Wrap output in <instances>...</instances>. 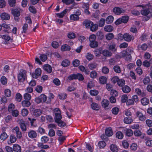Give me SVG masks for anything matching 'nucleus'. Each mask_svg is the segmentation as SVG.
<instances>
[{
    "mask_svg": "<svg viewBox=\"0 0 152 152\" xmlns=\"http://www.w3.org/2000/svg\"><path fill=\"white\" fill-rule=\"evenodd\" d=\"M27 72L23 69H20L18 74L17 78L18 82L20 83L23 82L27 79Z\"/></svg>",
    "mask_w": 152,
    "mask_h": 152,
    "instance_id": "1",
    "label": "nucleus"
},
{
    "mask_svg": "<svg viewBox=\"0 0 152 152\" xmlns=\"http://www.w3.org/2000/svg\"><path fill=\"white\" fill-rule=\"evenodd\" d=\"M55 117L54 119L55 122L57 121L61 120L62 118V117L61 115V112L59 108H56L54 110Z\"/></svg>",
    "mask_w": 152,
    "mask_h": 152,
    "instance_id": "2",
    "label": "nucleus"
},
{
    "mask_svg": "<svg viewBox=\"0 0 152 152\" xmlns=\"http://www.w3.org/2000/svg\"><path fill=\"white\" fill-rule=\"evenodd\" d=\"M11 12L12 14L14 16L15 20L16 21H18V20L19 19L18 17L20 15V11L18 9H14L12 10Z\"/></svg>",
    "mask_w": 152,
    "mask_h": 152,
    "instance_id": "3",
    "label": "nucleus"
},
{
    "mask_svg": "<svg viewBox=\"0 0 152 152\" xmlns=\"http://www.w3.org/2000/svg\"><path fill=\"white\" fill-rule=\"evenodd\" d=\"M113 13L116 15H119L125 12V10L123 9L118 7H115L113 10Z\"/></svg>",
    "mask_w": 152,
    "mask_h": 152,
    "instance_id": "4",
    "label": "nucleus"
},
{
    "mask_svg": "<svg viewBox=\"0 0 152 152\" xmlns=\"http://www.w3.org/2000/svg\"><path fill=\"white\" fill-rule=\"evenodd\" d=\"M41 69L40 68H38L35 70V73H32V76L34 78L37 79L41 75Z\"/></svg>",
    "mask_w": 152,
    "mask_h": 152,
    "instance_id": "5",
    "label": "nucleus"
},
{
    "mask_svg": "<svg viewBox=\"0 0 152 152\" xmlns=\"http://www.w3.org/2000/svg\"><path fill=\"white\" fill-rule=\"evenodd\" d=\"M134 38L133 36H132L128 33H126L124 34V39L126 41L130 42L132 40V41L134 39Z\"/></svg>",
    "mask_w": 152,
    "mask_h": 152,
    "instance_id": "6",
    "label": "nucleus"
},
{
    "mask_svg": "<svg viewBox=\"0 0 152 152\" xmlns=\"http://www.w3.org/2000/svg\"><path fill=\"white\" fill-rule=\"evenodd\" d=\"M108 49L113 53H115L117 50L116 44L114 43L110 44L109 45Z\"/></svg>",
    "mask_w": 152,
    "mask_h": 152,
    "instance_id": "7",
    "label": "nucleus"
},
{
    "mask_svg": "<svg viewBox=\"0 0 152 152\" xmlns=\"http://www.w3.org/2000/svg\"><path fill=\"white\" fill-rule=\"evenodd\" d=\"M28 136L31 138H35L37 137V134L35 131L30 130L28 133Z\"/></svg>",
    "mask_w": 152,
    "mask_h": 152,
    "instance_id": "8",
    "label": "nucleus"
},
{
    "mask_svg": "<svg viewBox=\"0 0 152 152\" xmlns=\"http://www.w3.org/2000/svg\"><path fill=\"white\" fill-rule=\"evenodd\" d=\"M43 69L49 73H50L52 71V67L48 64H44L43 66Z\"/></svg>",
    "mask_w": 152,
    "mask_h": 152,
    "instance_id": "9",
    "label": "nucleus"
},
{
    "mask_svg": "<svg viewBox=\"0 0 152 152\" xmlns=\"http://www.w3.org/2000/svg\"><path fill=\"white\" fill-rule=\"evenodd\" d=\"M42 111L40 109L34 108L33 109V114L35 117L40 116L42 114Z\"/></svg>",
    "mask_w": 152,
    "mask_h": 152,
    "instance_id": "10",
    "label": "nucleus"
},
{
    "mask_svg": "<svg viewBox=\"0 0 152 152\" xmlns=\"http://www.w3.org/2000/svg\"><path fill=\"white\" fill-rule=\"evenodd\" d=\"M136 115L138 117L139 120L141 121H144L146 119L145 116L142 114V113L140 111H137L136 113Z\"/></svg>",
    "mask_w": 152,
    "mask_h": 152,
    "instance_id": "11",
    "label": "nucleus"
},
{
    "mask_svg": "<svg viewBox=\"0 0 152 152\" xmlns=\"http://www.w3.org/2000/svg\"><path fill=\"white\" fill-rule=\"evenodd\" d=\"M104 30L105 32H110L113 30L114 28L113 26L111 25H106L104 26Z\"/></svg>",
    "mask_w": 152,
    "mask_h": 152,
    "instance_id": "12",
    "label": "nucleus"
},
{
    "mask_svg": "<svg viewBox=\"0 0 152 152\" xmlns=\"http://www.w3.org/2000/svg\"><path fill=\"white\" fill-rule=\"evenodd\" d=\"M105 135L108 137L111 136L113 134V130L111 127L106 128L105 130Z\"/></svg>",
    "mask_w": 152,
    "mask_h": 152,
    "instance_id": "13",
    "label": "nucleus"
},
{
    "mask_svg": "<svg viewBox=\"0 0 152 152\" xmlns=\"http://www.w3.org/2000/svg\"><path fill=\"white\" fill-rule=\"evenodd\" d=\"M93 24V22L90 20H86L83 22V25L85 26L86 28H90L91 25Z\"/></svg>",
    "mask_w": 152,
    "mask_h": 152,
    "instance_id": "14",
    "label": "nucleus"
},
{
    "mask_svg": "<svg viewBox=\"0 0 152 152\" xmlns=\"http://www.w3.org/2000/svg\"><path fill=\"white\" fill-rule=\"evenodd\" d=\"M0 17L2 20H8L10 18V15L5 12L2 13L0 15Z\"/></svg>",
    "mask_w": 152,
    "mask_h": 152,
    "instance_id": "15",
    "label": "nucleus"
},
{
    "mask_svg": "<svg viewBox=\"0 0 152 152\" xmlns=\"http://www.w3.org/2000/svg\"><path fill=\"white\" fill-rule=\"evenodd\" d=\"M71 48L70 46L66 44L62 45L61 47V50L62 51H70Z\"/></svg>",
    "mask_w": 152,
    "mask_h": 152,
    "instance_id": "16",
    "label": "nucleus"
},
{
    "mask_svg": "<svg viewBox=\"0 0 152 152\" xmlns=\"http://www.w3.org/2000/svg\"><path fill=\"white\" fill-rule=\"evenodd\" d=\"M20 127L22 131L25 132L27 130L26 124L24 121H22L19 122Z\"/></svg>",
    "mask_w": 152,
    "mask_h": 152,
    "instance_id": "17",
    "label": "nucleus"
},
{
    "mask_svg": "<svg viewBox=\"0 0 152 152\" xmlns=\"http://www.w3.org/2000/svg\"><path fill=\"white\" fill-rule=\"evenodd\" d=\"M2 38L5 40L4 44H7V42L8 41H10L12 42L13 41V39H11L10 37L7 34L3 35L2 36Z\"/></svg>",
    "mask_w": 152,
    "mask_h": 152,
    "instance_id": "18",
    "label": "nucleus"
},
{
    "mask_svg": "<svg viewBox=\"0 0 152 152\" xmlns=\"http://www.w3.org/2000/svg\"><path fill=\"white\" fill-rule=\"evenodd\" d=\"M13 151L15 152H21V147L20 146L17 144H14L13 146Z\"/></svg>",
    "mask_w": 152,
    "mask_h": 152,
    "instance_id": "19",
    "label": "nucleus"
},
{
    "mask_svg": "<svg viewBox=\"0 0 152 152\" xmlns=\"http://www.w3.org/2000/svg\"><path fill=\"white\" fill-rule=\"evenodd\" d=\"M102 48H97L95 50L94 53L96 56H100L102 53Z\"/></svg>",
    "mask_w": 152,
    "mask_h": 152,
    "instance_id": "20",
    "label": "nucleus"
},
{
    "mask_svg": "<svg viewBox=\"0 0 152 152\" xmlns=\"http://www.w3.org/2000/svg\"><path fill=\"white\" fill-rule=\"evenodd\" d=\"M17 138L13 134H11L10 137V140L8 141V143L10 144L13 143L16 141Z\"/></svg>",
    "mask_w": 152,
    "mask_h": 152,
    "instance_id": "21",
    "label": "nucleus"
},
{
    "mask_svg": "<svg viewBox=\"0 0 152 152\" xmlns=\"http://www.w3.org/2000/svg\"><path fill=\"white\" fill-rule=\"evenodd\" d=\"M114 20L113 17L111 15H109L107 16L105 20L106 23L111 24L113 22Z\"/></svg>",
    "mask_w": 152,
    "mask_h": 152,
    "instance_id": "22",
    "label": "nucleus"
},
{
    "mask_svg": "<svg viewBox=\"0 0 152 152\" xmlns=\"http://www.w3.org/2000/svg\"><path fill=\"white\" fill-rule=\"evenodd\" d=\"M101 103L102 107L105 108L108 107L109 102L107 99H104L102 100Z\"/></svg>",
    "mask_w": 152,
    "mask_h": 152,
    "instance_id": "23",
    "label": "nucleus"
},
{
    "mask_svg": "<svg viewBox=\"0 0 152 152\" xmlns=\"http://www.w3.org/2000/svg\"><path fill=\"white\" fill-rule=\"evenodd\" d=\"M91 108L95 110H98L99 109V106L98 104L95 102H92L91 105Z\"/></svg>",
    "mask_w": 152,
    "mask_h": 152,
    "instance_id": "24",
    "label": "nucleus"
},
{
    "mask_svg": "<svg viewBox=\"0 0 152 152\" xmlns=\"http://www.w3.org/2000/svg\"><path fill=\"white\" fill-rule=\"evenodd\" d=\"M67 96V94L64 93H59L58 95V98L62 100H64L66 98Z\"/></svg>",
    "mask_w": 152,
    "mask_h": 152,
    "instance_id": "25",
    "label": "nucleus"
},
{
    "mask_svg": "<svg viewBox=\"0 0 152 152\" xmlns=\"http://www.w3.org/2000/svg\"><path fill=\"white\" fill-rule=\"evenodd\" d=\"M21 104L22 106L24 107H28L31 105V102L29 101L26 100H23Z\"/></svg>",
    "mask_w": 152,
    "mask_h": 152,
    "instance_id": "26",
    "label": "nucleus"
},
{
    "mask_svg": "<svg viewBox=\"0 0 152 152\" xmlns=\"http://www.w3.org/2000/svg\"><path fill=\"white\" fill-rule=\"evenodd\" d=\"M67 12V10L65 9L61 13H57L56 15L57 17L60 18H63Z\"/></svg>",
    "mask_w": 152,
    "mask_h": 152,
    "instance_id": "27",
    "label": "nucleus"
},
{
    "mask_svg": "<svg viewBox=\"0 0 152 152\" xmlns=\"http://www.w3.org/2000/svg\"><path fill=\"white\" fill-rule=\"evenodd\" d=\"M122 91L124 93H128L130 92L131 89L130 87L127 85L125 86L124 87H122Z\"/></svg>",
    "mask_w": 152,
    "mask_h": 152,
    "instance_id": "28",
    "label": "nucleus"
},
{
    "mask_svg": "<svg viewBox=\"0 0 152 152\" xmlns=\"http://www.w3.org/2000/svg\"><path fill=\"white\" fill-rule=\"evenodd\" d=\"M149 102V99L146 97L143 98L141 100V102L143 105H147Z\"/></svg>",
    "mask_w": 152,
    "mask_h": 152,
    "instance_id": "29",
    "label": "nucleus"
},
{
    "mask_svg": "<svg viewBox=\"0 0 152 152\" xmlns=\"http://www.w3.org/2000/svg\"><path fill=\"white\" fill-rule=\"evenodd\" d=\"M110 150L113 152H117L118 151V148L116 145L112 144L110 146Z\"/></svg>",
    "mask_w": 152,
    "mask_h": 152,
    "instance_id": "30",
    "label": "nucleus"
},
{
    "mask_svg": "<svg viewBox=\"0 0 152 152\" xmlns=\"http://www.w3.org/2000/svg\"><path fill=\"white\" fill-rule=\"evenodd\" d=\"M133 121L131 117H126L124 118V122L126 124H130Z\"/></svg>",
    "mask_w": 152,
    "mask_h": 152,
    "instance_id": "31",
    "label": "nucleus"
},
{
    "mask_svg": "<svg viewBox=\"0 0 152 152\" xmlns=\"http://www.w3.org/2000/svg\"><path fill=\"white\" fill-rule=\"evenodd\" d=\"M55 122L57 124L58 126L61 128L65 127L66 126V123L63 121L61 120H61L56 121Z\"/></svg>",
    "mask_w": 152,
    "mask_h": 152,
    "instance_id": "32",
    "label": "nucleus"
},
{
    "mask_svg": "<svg viewBox=\"0 0 152 152\" xmlns=\"http://www.w3.org/2000/svg\"><path fill=\"white\" fill-rule=\"evenodd\" d=\"M126 52H123L118 54H117L116 56V58H121L125 57L126 56Z\"/></svg>",
    "mask_w": 152,
    "mask_h": 152,
    "instance_id": "33",
    "label": "nucleus"
},
{
    "mask_svg": "<svg viewBox=\"0 0 152 152\" xmlns=\"http://www.w3.org/2000/svg\"><path fill=\"white\" fill-rule=\"evenodd\" d=\"M136 93L138 95L141 96H144L145 95V93L144 92H142L141 89L139 88H136L135 90Z\"/></svg>",
    "mask_w": 152,
    "mask_h": 152,
    "instance_id": "34",
    "label": "nucleus"
},
{
    "mask_svg": "<svg viewBox=\"0 0 152 152\" xmlns=\"http://www.w3.org/2000/svg\"><path fill=\"white\" fill-rule=\"evenodd\" d=\"M102 54L104 56H110L112 55V53L107 50H103Z\"/></svg>",
    "mask_w": 152,
    "mask_h": 152,
    "instance_id": "35",
    "label": "nucleus"
},
{
    "mask_svg": "<svg viewBox=\"0 0 152 152\" xmlns=\"http://www.w3.org/2000/svg\"><path fill=\"white\" fill-rule=\"evenodd\" d=\"M144 140L145 141V143L146 145L148 146H151L152 145V140L150 138L145 137Z\"/></svg>",
    "mask_w": 152,
    "mask_h": 152,
    "instance_id": "36",
    "label": "nucleus"
},
{
    "mask_svg": "<svg viewBox=\"0 0 152 152\" xmlns=\"http://www.w3.org/2000/svg\"><path fill=\"white\" fill-rule=\"evenodd\" d=\"M70 62L67 59H65L63 61L61 62V65L64 67H66L69 66Z\"/></svg>",
    "mask_w": 152,
    "mask_h": 152,
    "instance_id": "37",
    "label": "nucleus"
},
{
    "mask_svg": "<svg viewBox=\"0 0 152 152\" xmlns=\"http://www.w3.org/2000/svg\"><path fill=\"white\" fill-rule=\"evenodd\" d=\"M76 80L77 79L79 81H83L84 79L83 75L81 73H77L76 74Z\"/></svg>",
    "mask_w": 152,
    "mask_h": 152,
    "instance_id": "38",
    "label": "nucleus"
},
{
    "mask_svg": "<svg viewBox=\"0 0 152 152\" xmlns=\"http://www.w3.org/2000/svg\"><path fill=\"white\" fill-rule=\"evenodd\" d=\"M99 81L101 84H104L106 83L107 80L105 77L102 76L99 77Z\"/></svg>",
    "mask_w": 152,
    "mask_h": 152,
    "instance_id": "39",
    "label": "nucleus"
},
{
    "mask_svg": "<svg viewBox=\"0 0 152 152\" xmlns=\"http://www.w3.org/2000/svg\"><path fill=\"white\" fill-rule=\"evenodd\" d=\"M98 24H94L93 23V24L91 25L90 29L92 31H94L98 29Z\"/></svg>",
    "mask_w": 152,
    "mask_h": 152,
    "instance_id": "40",
    "label": "nucleus"
},
{
    "mask_svg": "<svg viewBox=\"0 0 152 152\" xmlns=\"http://www.w3.org/2000/svg\"><path fill=\"white\" fill-rule=\"evenodd\" d=\"M69 18L70 20L74 21L78 20L79 19V17L77 16L74 14L70 15Z\"/></svg>",
    "mask_w": 152,
    "mask_h": 152,
    "instance_id": "41",
    "label": "nucleus"
},
{
    "mask_svg": "<svg viewBox=\"0 0 152 152\" xmlns=\"http://www.w3.org/2000/svg\"><path fill=\"white\" fill-rule=\"evenodd\" d=\"M114 37L113 34L112 33H110L106 35V39L107 40H110L113 39Z\"/></svg>",
    "mask_w": 152,
    "mask_h": 152,
    "instance_id": "42",
    "label": "nucleus"
},
{
    "mask_svg": "<svg viewBox=\"0 0 152 152\" xmlns=\"http://www.w3.org/2000/svg\"><path fill=\"white\" fill-rule=\"evenodd\" d=\"M96 35L98 39L99 40H102L104 37V35L103 33L101 31L97 32Z\"/></svg>",
    "mask_w": 152,
    "mask_h": 152,
    "instance_id": "43",
    "label": "nucleus"
},
{
    "mask_svg": "<svg viewBox=\"0 0 152 152\" xmlns=\"http://www.w3.org/2000/svg\"><path fill=\"white\" fill-rule=\"evenodd\" d=\"M105 20L103 18H101L98 23V26L99 27H103L105 24Z\"/></svg>",
    "mask_w": 152,
    "mask_h": 152,
    "instance_id": "44",
    "label": "nucleus"
},
{
    "mask_svg": "<svg viewBox=\"0 0 152 152\" xmlns=\"http://www.w3.org/2000/svg\"><path fill=\"white\" fill-rule=\"evenodd\" d=\"M150 12L149 9H143L141 11V14L144 16L148 15Z\"/></svg>",
    "mask_w": 152,
    "mask_h": 152,
    "instance_id": "45",
    "label": "nucleus"
},
{
    "mask_svg": "<svg viewBox=\"0 0 152 152\" xmlns=\"http://www.w3.org/2000/svg\"><path fill=\"white\" fill-rule=\"evenodd\" d=\"M117 84L119 86L122 87L125 84V81L124 79H120L118 81Z\"/></svg>",
    "mask_w": 152,
    "mask_h": 152,
    "instance_id": "46",
    "label": "nucleus"
},
{
    "mask_svg": "<svg viewBox=\"0 0 152 152\" xmlns=\"http://www.w3.org/2000/svg\"><path fill=\"white\" fill-rule=\"evenodd\" d=\"M42 102H45L46 101L47 97L44 94H41L39 96Z\"/></svg>",
    "mask_w": 152,
    "mask_h": 152,
    "instance_id": "47",
    "label": "nucleus"
},
{
    "mask_svg": "<svg viewBox=\"0 0 152 152\" xmlns=\"http://www.w3.org/2000/svg\"><path fill=\"white\" fill-rule=\"evenodd\" d=\"M98 42L96 40L94 42H90L89 44V45L90 47L92 48H95L98 46Z\"/></svg>",
    "mask_w": 152,
    "mask_h": 152,
    "instance_id": "48",
    "label": "nucleus"
},
{
    "mask_svg": "<svg viewBox=\"0 0 152 152\" xmlns=\"http://www.w3.org/2000/svg\"><path fill=\"white\" fill-rule=\"evenodd\" d=\"M122 22L124 23H126L129 19V17L128 16H122L121 18Z\"/></svg>",
    "mask_w": 152,
    "mask_h": 152,
    "instance_id": "49",
    "label": "nucleus"
},
{
    "mask_svg": "<svg viewBox=\"0 0 152 152\" xmlns=\"http://www.w3.org/2000/svg\"><path fill=\"white\" fill-rule=\"evenodd\" d=\"M41 140L42 143H46L49 141V138L47 136H44L41 137Z\"/></svg>",
    "mask_w": 152,
    "mask_h": 152,
    "instance_id": "50",
    "label": "nucleus"
},
{
    "mask_svg": "<svg viewBox=\"0 0 152 152\" xmlns=\"http://www.w3.org/2000/svg\"><path fill=\"white\" fill-rule=\"evenodd\" d=\"M98 145L100 148H103L106 145V144L104 141H101L99 142Z\"/></svg>",
    "mask_w": 152,
    "mask_h": 152,
    "instance_id": "51",
    "label": "nucleus"
},
{
    "mask_svg": "<svg viewBox=\"0 0 152 152\" xmlns=\"http://www.w3.org/2000/svg\"><path fill=\"white\" fill-rule=\"evenodd\" d=\"M39 58L43 62L45 61L47 59V55L45 54H41L39 56Z\"/></svg>",
    "mask_w": 152,
    "mask_h": 152,
    "instance_id": "52",
    "label": "nucleus"
},
{
    "mask_svg": "<svg viewBox=\"0 0 152 152\" xmlns=\"http://www.w3.org/2000/svg\"><path fill=\"white\" fill-rule=\"evenodd\" d=\"M15 105L13 103L10 104L8 107V111L10 113L13 110H14L15 108Z\"/></svg>",
    "mask_w": 152,
    "mask_h": 152,
    "instance_id": "53",
    "label": "nucleus"
},
{
    "mask_svg": "<svg viewBox=\"0 0 152 152\" xmlns=\"http://www.w3.org/2000/svg\"><path fill=\"white\" fill-rule=\"evenodd\" d=\"M7 79L6 77L4 76H2L1 78V83L4 85H5L7 83Z\"/></svg>",
    "mask_w": 152,
    "mask_h": 152,
    "instance_id": "54",
    "label": "nucleus"
},
{
    "mask_svg": "<svg viewBox=\"0 0 152 152\" xmlns=\"http://www.w3.org/2000/svg\"><path fill=\"white\" fill-rule=\"evenodd\" d=\"M8 136L5 132H3L1 133L0 136V139L3 140H4Z\"/></svg>",
    "mask_w": 152,
    "mask_h": 152,
    "instance_id": "55",
    "label": "nucleus"
},
{
    "mask_svg": "<svg viewBox=\"0 0 152 152\" xmlns=\"http://www.w3.org/2000/svg\"><path fill=\"white\" fill-rule=\"evenodd\" d=\"M97 75V73L95 70H94L91 72L90 73V77L92 78H95L96 77Z\"/></svg>",
    "mask_w": 152,
    "mask_h": 152,
    "instance_id": "56",
    "label": "nucleus"
},
{
    "mask_svg": "<svg viewBox=\"0 0 152 152\" xmlns=\"http://www.w3.org/2000/svg\"><path fill=\"white\" fill-rule=\"evenodd\" d=\"M21 115L23 116H26L27 115L28 113V110L26 108H23L22 109L21 111Z\"/></svg>",
    "mask_w": 152,
    "mask_h": 152,
    "instance_id": "57",
    "label": "nucleus"
},
{
    "mask_svg": "<svg viewBox=\"0 0 152 152\" xmlns=\"http://www.w3.org/2000/svg\"><path fill=\"white\" fill-rule=\"evenodd\" d=\"M86 58L88 61H91L93 59L94 56L90 53H88L86 56Z\"/></svg>",
    "mask_w": 152,
    "mask_h": 152,
    "instance_id": "58",
    "label": "nucleus"
},
{
    "mask_svg": "<svg viewBox=\"0 0 152 152\" xmlns=\"http://www.w3.org/2000/svg\"><path fill=\"white\" fill-rule=\"evenodd\" d=\"M54 95L52 93H49V96L48 97V100L47 101V103H50L51 102V99H53L54 97Z\"/></svg>",
    "mask_w": 152,
    "mask_h": 152,
    "instance_id": "59",
    "label": "nucleus"
},
{
    "mask_svg": "<svg viewBox=\"0 0 152 152\" xmlns=\"http://www.w3.org/2000/svg\"><path fill=\"white\" fill-rule=\"evenodd\" d=\"M125 132L126 135L128 137L131 136L133 135V131L130 129H127Z\"/></svg>",
    "mask_w": 152,
    "mask_h": 152,
    "instance_id": "60",
    "label": "nucleus"
},
{
    "mask_svg": "<svg viewBox=\"0 0 152 152\" xmlns=\"http://www.w3.org/2000/svg\"><path fill=\"white\" fill-rule=\"evenodd\" d=\"M116 137L117 138L121 139L124 137V135L123 133L120 131L117 132L116 134Z\"/></svg>",
    "mask_w": 152,
    "mask_h": 152,
    "instance_id": "61",
    "label": "nucleus"
},
{
    "mask_svg": "<svg viewBox=\"0 0 152 152\" xmlns=\"http://www.w3.org/2000/svg\"><path fill=\"white\" fill-rule=\"evenodd\" d=\"M8 2L9 5L12 7H14L15 6L16 0H8Z\"/></svg>",
    "mask_w": 152,
    "mask_h": 152,
    "instance_id": "62",
    "label": "nucleus"
},
{
    "mask_svg": "<svg viewBox=\"0 0 152 152\" xmlns=\"http://www.w3.org/2000/svg\"><path fill=\"white\" fill-rule=\"evenodd\" d=\"M30 12L34 14H35L37 12V10L33 6H30L28 8Z\"/></svg>",
    "mask_w": 152,
    "mask_h": 152,
    "instance_id": "63",
    "label": "nucleus"
},
{
    "mask_svg": "<svg viewBox=\"0 0 152 152\" xmlns=\"http://www.w3.org/2000/svg\"><path fill=\"white\" fill-rule=\"evenodd\" d=\"M114 71L116 73H120L121 72L120 67L118 65H116L113 67Z\"/></svg>",
    "mask_w": 152,
    "mask_h": 152,
    "instance_id": "64",
    "label": "nucleus"
}]
</instances>
